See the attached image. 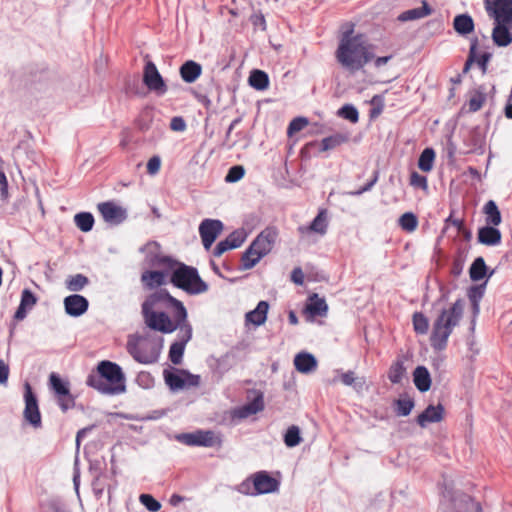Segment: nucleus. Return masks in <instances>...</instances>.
I'll return each mask as SVG.
<instances>
[{"label":"nucleus","instance_id":"obj_1","mask_svg":"<svg viewBox=\"0 0 512 512\" xmlns=\"http://www.w3.org/2000/svg\"><path fill=\"white\" fill-rule=\"evenodd\" d=\"M142 315L147 327L165 334L176 329L183 331L190 326L183 303L166 290L157 291L146 298L142 304Z\"/></svg>","mask_w":512,"mask_h":512},{"label":"nucleus","instance_id":"obj_2","mask_svg":"<svg viewBox=\"0 0 512 512\" xmlns=\"http://www.w3.org/2000/svg\"><path fill=\"white\" fill-rule=\"evenodd\" d=\"M335 55L337 61L351 72L360 70L374 57L364 35H352V30L343 34Z\"/></svg>","mask_w":512,"mask_h":512},{"label":"nucleus","instance_id":"obj_3","mask_svg":"<svg viewBox=\"0 0 512 512\" xmlns=\"http://www.w3.org/2000/svg\"><path fill=\"white\" fill-rule=\"evenodd\" d=\"M488 17L493 20L492 40L498 47L512 43V0H484Z\"/></svg>","mask_w":512,"mask_h":512},{"label":"nucleus","instance_id":"obj_4","mask_svg":"<svg viewBox=\"0 0 512 512\" xmlns=\"http://www.w3.org/2000/svg\"><path fill=\"white\" fill-rule=\"evenodd\" d=\"M464 312V301L456 300L451 306L443 308L433 321L430 344L435 351H443L455 327L460 324Z\"/></svg>","mask_w":512,"mask_h":512},{"label":"nucleus","instance_id":"obj_5","mask_svg":"<svg viewBox=\"0 0 512 512\" xmlns=\"http://www.w3.org/2000/svg\"><path fill=\"white\" fill-rule=\"evenodd\" d=\"M86 383L103 394L114 395L125 391V376L121 367L108 360L97 365L96 372L89 374Z\"/></svg>","mask_w":512,"mask_h":512},{"label":"nucleus","instance_id":"obj_6","mask_svg":"<svg viewBox=\"0 0 512 512\" xmlns=\"http://www.w3.org/2000/svg\"><path fill=\"white\" fill-rule=\"evenodd\" d=\"M127 351L135 361L141 364H153L158 361L163 338L152 335H130L127 341Z\"/></svg>","mask_w":512,"mask_h":512},{"label":"nucleus","instance_id":"obj_7","mask_svg":"<svg viewBox=\"0 0 512 512\" xmlns=\"http://www.w3.org/2000/svg\"><path fill=\"white\" fill-rule=\"evenodd\" d=\"M278 235V230L275 227L265 228L242 254L241 269L249 270L253 268L264 256L269 254L278 239Z\"/></svg>","mask_w":512,"mask_h":512},{"label":"nucleus","instance_id":"obj_8","mask_svg":"<svg viewBox=\"0 0 512 512\" xmlns=\"http://www.w3.org/2000/svg\"><path fill=\"white\" fill-rule=\"evenodd\" d=\"M166 270L172 272L171 283L189 294H201L208 290V285L200 278L194 267L175 261V266Z\"/></svg>","mask_w":512,"mask_h":512},{"label":"nucleus","instance_id":"obj_9","mask_svg":"<svg viewBox=\"0 0 512 512\" xmlns=\"http://www.w3.org/2000/svg\"><path fill=\"white\" fill-rule=\"evenodd\" d=\"M176 439L187 446L220 447L222 444L221 435L212 430L182 433Z\"/></svg>","mask_w":512,"mask_h":512},{"label":"nucleus","instance_id":"obj_10","mask_svg":"<svg viewBox=\"0 0 512 512\" xmlns=\"http://www.w3.org/2000/svg\"><path fill=\"white\" fill-rule=\"evenodd\" d=\"M24 390L25 408L23 417L34 428H40L42 426V420L37 398L29 383H25Z\"/></svg>","mask_w":512,"mask_h":512},{"label":"nucleus","instance_id":"obj_11","mask_svg":"<svg viewBox=\"0 0 512 512\" xmlns=\"http://www.w3.org/2000/svg\"><path fill=\"white\" fill-rule=\"evenodd\" d=\"M141 251L146 255V261L149 265L155 267H163L165 269H172L175 266V261L164 256L161 253V246L155 241L148 242Z\"/></svg>","mask_w":512,"mask_h":512},{"label":"nucleus","instance_id":"obj_12","mask_svg":"<svg viewBox=\"0 0 512 512\" xmlns=\"http://www.w3.org/2000/svg\"><path fill=\"white\" fill-rule=\"evenodd\" d=\"M143 82L147 88L161 96L167 92V86L160 75L156 65L152 61L145 64L143 71Z\"/></svg>","mask_w":512,"mask_h":512},{"label":"nucleus","instance_id":"obj_13","mask_svg":"<svg viewBox=\"0 0 512 512\" xmlns=\"http://www.w3.org/2000/svg\"><path fill=\"white\" fill-rule=\"evenodd\" d=\"M165 381L172 390H180L199 386L201 378L186 370H180L177 373H165Z\"/></svg>","mask_w":512,"mask_h":512},{"label":"nucleus","instance_id":"obj_14","mask_svg":"<svg viewBox=\"0 0 512 512\" xmlns=\"http://www.w3.org/2000/svg\"><path fill=\"white\" fill-rule=\"evenodd\" d=\"M97 209L105 222L111 225H119L127 218V211L114 201L101 202Z\"/></svg>","mask_w":512,"mask_h":512},{"label":"nucleus","instance_id":"obj_15","mask_svg":"<svg viewBox=\"0 0 512 512\" xmlns=\"http://www.w3.org/2000/svg\"><path fill=\"white\" fill-rule=\"evenodd\" d=\"M223 230V224L220 220L205 219L199 226V234L202 239L203 246L209 250Z\"/></svg>","mask_w":512,"mask_h":512},{"label":"nucleus","instance_id":"obj_16","mask_svg":"<svg viewBox=\"0 0 512 512\" xmlns=\"http://www.w3.org/2000/svg\"><path fill=\"white\" fill-rule=\"evenodd\" d=\"M181 333V340L174 342L169 349V359L175 364L179 365L182 362V357L184 354L185 346L192 338V327L191 325L184 328Z\"/></svg>","mask_w":512,"mask_h":512},{"label":"nucleus","instance_id":"obj_17","mask_svg":"<svg viewBox=\"0 0 512 512\" xmlns=\"http://www.w3.org/2000/svg\"><path fill=\"white\" fill-rule=\"evenodd\" d=\"M88 305V300L79 294H73L64 299L65 311L73 317L84 314L88 309Z\"/></svg>","mask_w":512,"mask_h":512},{"label":"nucleus","instance_id":"obj_18","mask_svg":"<svg viewBox=\"0 0 512 512\" xmlns=\"http://www.w3.org/2000/svg\"><path fill=\"white\" fill-rule=\"evenodd\" d=\"M444 418V407L441 404L437 406L429 405L421 414L417 417V423L422 427H426L430 423H437L442 421Z\"/></svg>","mask_w":512,"mask_h":512},{"label":"nucleus","instance_id":"obj_19","mask_svg":"<svg viewBox=\"0 0 512 512\" xmlns=\"http://www.w3.org/2000/svg\"><path fill=\"white\" fill-rule=\"evenodd\" d=\"M254 488L257 494L271 493L278 489V482L266 472H258L253 479Z\"/></svg>","mask_w":512,"mask_h":512},{"label":"nucleus","instance_id":"obj_20","mask_svg":"<svg viewBox=\"0 0 512 512\" xmlns=\"http://www.w3.org/2000/svg\"><path fill=\"white\" fill-rule=\"evenodd\" d=\"M477 239L483 245L496 246L501 243L502 235L496 226L485 225L478 230Z\"/></svg>","mask_w":512,"mask_h":512},{"label":"nucleus","instance_id":"obj_21","mask_svg":"<svg viewBox=\"0 0 512 512\" xmlns=\"http://www.w3.org/2000/svg\"><path fill=\"white\" fill-rule=\"evenodd\" d=\"M327 227H328V221H327L326 211L321 210L309 226L298 227V232L301 235H306L311 232H314V233H317L320 235H324L327 231Z\"/></svg>","mask_w":512,"mask_h":512},{"label":"nucleus","instance_id":"obj_22","mask_svg":"<svg viewBox=\"0 0 512 512\" xmlns=\"http://www.w3.org/2000/svg\"><path fill=\"white\" fill-rule=\"evenodd\" d=\"M37 301V297L29 289H24L21 294L20 305L15 312L14 318L17 321L23 320L27 315V310L32 309Z\"/></svg>","mask_w":512,"mask_h":512},{"label":"nucleus","instance_id":"obj_23","mask_svg":"<svg viewBox=\"0 0 512 512\" xmlns=\"http://www.w3.org/2000/svg\"><path fill=\"white\" fill-rule=\"evenodd\" d=\"M294 366L301 373H311L317 368L316 358L307 352L298 353L294 358Z\"/></svg>","mask_w":512,"mask_h":512},{"label":"nucleus","instance_id":"obj_24","mask_svg":"<svg viewBox=\"0 0 512 512\" xmlns=\"http://www.w3.org/2000/svg\"><path fill=\"white\" fill-rule=\"evenodd\" d=\"M167 274L163 271H145L141 275V281L148 290L156 289L166 283Z\"/></svg>","mask_w":512,"mask_h":512},{"label":"nucleus","instance_id":"obj_25","mask_svg":"<svg viewBox=\"0 0 512 512\" xmlns=\"http://www.w3.org/2000/svg\"><path fill=\"white\" fill-rule=\"evenodd\" d=\"M202 73V67L199 63L189 60L186 61L181 67H180V75L181 78L186 83H193L195 82Z\"/></svg>","mask_w":512,"mask_h":512},{"label":"nucleus","instance_id":"obj_26","mask_svg":"<svg viewBox=\"0 0 512 512\" xmlns=\"http://www.w3.org/2000/svg\"><path fill=\"white\" fill-rule=\"evenodd\" d=\"M350 139L348 133H335L321 140L320 151L325 152L336 149L337 147L347 143Z\"/></svg>","mask_w":512,"mask_h":512},{"label":"nucleus","instance_id":"obj_27","mask_svg":"<svg viewBox=\"0 0 512 512\" xmlns=\"http://www.w3.org/2000/svg\"><path fill=\"white\" fill-rule=\"evenodd\" d=\"M268 308L269 305L266 301H260L254 310L246 314V322L252 323L256 326L264 324L267 318Z\"/></svg>","mask_w":512,"mask_h":512},{"label":"nucleus","instance_id":"obj_28","mask_svg":"<svg viewBox=\"0 0 512 512\" xmlns=\"http://www.w3.org/2000/svg\"><path fill=\"white\" fill-rule=\"evenodd\" d=\"M432 12V9L428 5L426 1L422 2L421 7L413 8L407 11H404L398 16V20L405 22V21H411V20H417L424 18L428 15H430Z\"/></svg>","mask_w":512,"mask_h":512},{"label":"nucleus","instance_id":"obj_29","mask_svg":"<svg viewBox=\"0 0 512 512\" xmlns=\"http://www.w3.org/2000/svg\"><path fill=\"white\" fill-rule=\"evenodd\" d=\"M414 384L421 392H426L431 387V377L426 367L418 366L413 372Z\"/></svg>","mask_w":512,"mask_h":512},{"label":"nucleus","instance_id":"obj_30","mask_svg":"<svg viewBox=\"0 0 512 512\" xmlns=\"http://www.w3.org/2000/svg\"><path fill=\"white\" fill-rule=\"evenodd\" d=\"M486 225L498 226L502 222L500 210L493 200H489L483 207Z\"/></svg>","mask_w":512,"mask_h":512},{"label":"nucleus","instance_id":"obj_31","mask_svg":"<svg viewBox=\"0 0 512 512\" xmlns=\"http://www.w3.org/2000/svg\"><path fill=\"white\" fill-rule=\"evenodd\" d=\"M453 28L460 35H467L474 30V21L468 14L457 15L453 20Z\"/></svg>","mask_w":512,"mask_h":512},{"label":"nucleus","instance_id":"obj_32","mask_svg":"<svg viewBox=\"0 0 512 512\" xmlns=\"http://www.w3.org/2000/svg\"><path fill=\"white\" fill-rule=\"evenodd\" d=\"M328 310L326 301L319 298L316 294L310 298V302L306 306V312L311 316H325Z\"/></svg>","mask_w":512,"mask_h":512},{"label":"nucleus","instance_id":"obj_33","mask_svg":"<svg viewBox=\"0 0 512 512\" xmlns=\"http://www.w3.org/2000/svg\"><path fill=\"white\" fill-rule=\"evenodd\" d=\"M249 84L257 90H265L269 85L268 75L261 70H254L249 77Z\"/></svg>","mask_w":512,"mask_h":512},{"label":"nucleus","instance_id":"obj_34","mask_svg":"<svg viewBox=\"0 0 512 512\" xmlns=\"http://www.w3.org/2000/svg\"><path fill=\"white\" fill-rule=\"evenodd\" d=\"M74 222L82 232H89L93 228L94 217L89 212H80L74 216Z\"/></svg>","mask_w":512,"mask_h":512},{"label":"nucleus","instance_id":"obj_35","mask_svg":"<svg viewBox=\"0 0 512 512\" xmlns=\"http://www.w3.org/2000/svg\"><path fill=\"white\" fill-rule=\"evenodd\" d=\"M486 264L482 257L476 258L469 270L470 278L473 281H480L482 280L486 275Z\"/></svg>","mask_w":512,"mask_h":512},{"label":"nucleus","instance_id":"obj_36","mask_svg":"<svg viewBox=\"0 0 512 512\" xmlns=\"http://www.w3.org/2000/svg\"><path fill=\"white\" fill-rule=\"evenodd\" d=\"M435 159V152L432 148H426L421 153L418 160V167L423 172H429L433 168V162Z\"/></svg>","mask_w":512,"mask_h":512},{"label":"nucleus","instance_id":"obj_37","mask_svg":"<svg viewBox=\"0 0 512 512\" xmlns=\"http://www.w3.org/2000/svg\"><path fill=\"white\" fill-rule=\"evenodd\" d=\"M91 471L94 473V479L92 482L93 492L95 496L99 499L102 497L103 492L106 488V484L103 482V479L106 478V474L101 469H93L91 467Z\"/></svg>","mask_w":512,"mask_h":512},{"label":"nucleus","instance_id":"obj_38","mask_svg":"<svg viewBox=\"0 0 512 512\" xmlns=\"http://www.w3.org/2000/svg\"><path fill=\"white\" fill-rule=\"evenodd\" d=\"M89 280L83 274H76L70 276L66 280V287L69 291L77 292L82 290L87 284Z\"/></svg>","mask_w":512,"mask_h":512},{"label":"nucleus","instance_id":"obj_39","mask_svg":"<svg viewBox=\"0 0 512 512\" xmlns=\"http://www.w3.org/2000/svg\"><path fill=\"white\" fill-rule=\"evenodd\" d=\"M405 371L403 362L397 360L391 365L388 372V378L394 384L400 383L405 375Z\"/></svg>","mask_w":512,"mask_h":512},{"label":"nucleus","instance_id":"obj_40","mask_svg":"<svg viewBox=\"0 0 512 512\" xmlns=\"http://www.w3.org/2000/svg\"><path fill=\"white\" fill-rule=\"evenodd\" d=\"M413 328L418 334H426L429 329L428 318L421 312H415L412 317Z\"/></svg>","mask_w":512,"mask_h":512},{"label":"nucleus","instance_id":"obj_41","mask_svg":"<svg viewBox=\"0 0 512 512\" xmlns=\"http://www.w3.org/2000/svg\"><path fill=\"white\" fill-rule=\"evenodd\" d=\"M302 441L300 430L297 426L292 425L289 427L284 436V443L287 447H295Z\"/></svg>","mask_w":512,"mask_h":512},{"label":"nucleus","instance_id":"obj_42","mask_svg":"<svg viewBox=\"0 0 512 512\" xmlns=\"http://www.w3.org/2000/svg\"><path fill=\"white\" fill-rule=\"evenodd\" d=\"M337 115L343 119L350 121L351 123H357L359 121L358 110L351 104H345L338 111Z\"/></svg>","mask_w":512,"mask_h":512},{"label":"nucleus","instance_id":"obj_43","mask_svg":"<svg viewBox=\"0 0 512 512\" xmlns=\"http://www.w3.org/2000/svg\"><path fill=\"white\" fill-rule=\"evenodd\" d=\"M399 225L407 232H413L418 225V220L412 212H406L399 218Z\"/></svg>","mask_w":512,"mask_h":512},{"label":"nucleus","instance_id":"obj_44","mask_svg":"<svg viewBox=\"0 0 512 512\" xmlns=\"http://www.w3.org/2000/svg\"><path fill=\"white\" fill-rule=\"evenodd\" d=\"M340 379L344 385L353 386L356 389H362L365 384V381L362 378L356 377L353 371L342 373Z\"/></svg>","mask_w":512,"mask_h":512},{"label":"nucleus","instance_id":"obj_45","mask_svg":"<svg viewBox=\"0 0 512 512\" xmlns=\"http://www.w3.org/2000/svg\"><path fill=\"white\" fill-rule=\"evenodd\" d=\"M50 385H51V388L54 390V392L56 393V395H65V394H68V387L66 386L65 383L62 382V380L60 379V377L55 374V373H52L50 375Z\"/></svg>","mask_w":512,"mask_h":512},{"label":"nucleus","instance_id":"obj_46","mask_svg":"<svg viewBox=\"0 0 512 512\" xmlns=\"http://www.w3.org/2000/svg\"><path fill=\"white\" fill-rule=\"evenodd\" d=\"M486 102V94L481 91H476L469 100V110L476 112L482 108Z\"/></svg>","mask_w":512,"mask_h":512},{"label":"nucleus","instance_id":"obj_47","mask_svg":"<svg viewBox=\"0 0 512 512\" xmlns=\"http://www.w3.org/2000/svg\"><path fill=\"white\" fill-rule=\"evenodd\" d=\"M139 501L146 507L147 510L151 512H157L161 508L160 502H158L150 494H141L139 497Z\"/></svg>","mask_w":512,"mask_h":512},{"label":"nucleus","instance_id":"obj_48","mask_svg":"<svg viewBox=\"0 0 512 512\" xmlns=\"http://www.w3.org/2000/svg\"><path fill=\"white\" fill-rule=\"evenodd\" d=\"M246 235L244 231L236 230L229 234V236L225 239L226 242L230 245L232 249L240 247L245 241Z\"/></svg>","mask_w":512,"mask_h":512},{"label":"nucleus","instance_id":"obj_49","mask_svg":"<svg viewBox=\"0 0 512 512\" xmlns=\"http://www.w3.org/2000/svg\"><path fill=\"white\" fill-rule=\"evenodd\" d=\"M244 174H245V170H244L243 166H240V165L233 166L229 169V171L225 177V181L228 183L237 182L243 178Z\"/></svg>","mask_w":512,"mask_h":512},{"label":"nucleus","instance_id":"obj_50","mask_svg":"<svg viewBox=\"0 0 512 512\" xmlns=\"http://www.w3.org/2000/svg\"><path fill=\"white\" fill-rule=\"evenodd\" d=\"M414 407V402L411 399H400L397 401V414L407 416L411 413Z\"/></svg>","mask_w":512,"mask_h":512},{"label":"nucleus","instance_id":"obj_51","mask_svg":"<svg viewBox=\"0 0 512 512\" xmlns=\"http://www.w3.org/2000/svg\"><path fill=\"white\" fill-rule=\"evenodd\" d=\"M307 124H308V121L306 118L299 117V118L293 119L288 126V134L292 135L296 132L301 131L302 129H304L307 126Z\"/></svg>","mask_w":512,"mask_h":512},{"label":"nucleus","instance_id":"obj_52","mask_svg":"<svg viewBox=\"0 0 512 512\" xmlns=\"http://www.w3.org/2000/svg\"><path fill=\"white\" fill-rule=\"evenodd\" d=\"M410 184L414 187L427 189V178L417 172H412L410 176Z\"/></svg>","mask_w":512,"mask_h":512},{"label":"nucleus","instance_id":"obj_53","mask_svg":"<svg viewBox=\"0 0 512 512\" xmlns=\"http://www.w3.org/2000/svg\"><path fill=\"white\" fill-rule=\"evenodd\" d=\"M461 502L466 506L464 512H481V506L478 502H475L471 497L463 495Z\"/></svg>","mask_w":512,"mask_h":512},{"label":"nucleus","instance_id":"obj_54","mask_svg":"<svg viewBox=\"0 0 512 512\" xmlns=\"http://www.w3.org/2000/svg\"><path fill=\"white\" fill-rule=\"evenodd\" d=\"M161 167V158L157 155L151 157L147 163V172L150 175H156Z\"/></svg>","mask_w":512,"mask_h":512},{"label":"nucleus","instance_id":"obj_55","mask_svg":"<svg viewBox=\"0 0 512 512\" xmlns=\"http://www.w3.org/2000/svg\"><path fill=\"white\" fill-rule=\"evenodd\" d=\"M246 406L252 415L262 411L264 408L263 397L261 395L257 396L250 403L246 404Z\"/></svg>","mask_w":512,"mask_h":512},{"label":"nucleus","instance_id":"obj_56","mask_svg":"<svg viewBox=\"0 0 512 512\" xmlns=\"http://www.w3.org/2000/svg\"><path fill=\"white\" fill-rule=\"evenodd\" d=\"M492 55L489 52H484L481 55L477 56L475 54V61L478 66L481 68L482 73H486L487 71V64L490 61Z\"/></svg>","mask_w":512,"mask_h":512},{"label":"nucleus","instance_id":"obj_57","mask_svg":"<svg viewBox=\"0 0 512 512\" xmlns=\"http://www.w3.org/2000/svg\"><path fill=\"white\" fill-rule=\"evenodd\" d=\"M57 401L63 411L68 410L74 404V401L69 392L65 395H57Z\"/></svg>","mask_w":512,"mask_h":512},{"label":"nucleus","instance_id":"obj_58","mask_svg":"<svg viewBox=\"0 0 512 512\" xmlns=\"http://www.w3.org/2000/svg\"><path fill=\"white\" fill-rule=\"evenodd\" d=\"M0 195H1V198L4 200H6L9 196L8 181H7L6 175L1 167H0Z\"/></svg>","mask_w":512,"mask_h":512},{"label":"nucleus","instance_id":"obj_59","mask_svg":"<svg viewBox=\"0 0 512 512\" xmlns=\"http://www.w3.org/2000/svg\"><path fill=\"white\" fill-rule=\"evenodd\" d=\"M9 366L3 361L0 360V384L6 385L9 377Z\"/></svg>","mask_w":512,"mask_h":512},{"label":"nucleus","instance_id":"obj_60","mask_svg":"<svg viewBox=\"0 0 512 512\" xmlns=\"http://www.w3.org/2000/svg\"><path fill=\"white\" fill-rule=\"evenodd\" d=\"M170 127L173 131H184L186 124L181 117H174L171 120Z\"/></svg>","mask_w":512,"mask_h":512},{"label":"nucleus","instance_id":"obj_61","mask_svg":"<svg viewBox=\"0 0 512 512\" xmlns=\"http://www.w3.org/2000/svg\"><path fill=\"white\" fill-rule=\"evenodd\" d=\"M230 249H232V248L230 247V245L228 244V242H226L225 240H223V241H220V242L216 245V247H215V249H214V251H213V254H214V256H215V257H220L224 252H226V251H228V250H230Z\"/></svg>","mask_w":512,"mask_h":512},{"label":"nucleus","instance_id":"obj_62","mask_svg":"<svg viewBox=\"0 0 512 512\" xmlns=\"http://www.w3.org/2000/svg\"><path fill=\"white\" fill-rule=\"evenodd\" d=\"M378 180V173H375L373 179L369 181L364 187L360 188L359 190L355 192H351L352 195H361L362 193L369 191L377 182Z\"/></svg>","mask_w":512,"mask_h":512},{"label":"nucleus","instance_id":"obj_63","mask_svg":"<svg viewBox=\"0 0 512 512\" xmlns=\"http://www.w3.org/2000/svg\"><path fill=\"white\" fill-rule=\"evenodd\" d=\"M476 291H478V287L471 288V290L469 292V298H470V300L472 302L474 316H476L479 313V302L475 298V294H474V292H476Z\"/></svg>","mask_w":512,"mask_h":512},{"label":"nucleus","instance_id":"obj_64","mask_svg":"<svg viewBox=\"0 0 512 512\" xmlns=\"http://www.w3.org/2000/svg\"><path fill=\"white\" fill-rule=\"evenodd\" d=\"M291 279H292V281H293L295 284H298V285L303 284V281H304V275H303L302 270H301L300 268H295V269L292 271Z\"/></svg>","mask_w":512,"mask_h":512}]
</instances>
